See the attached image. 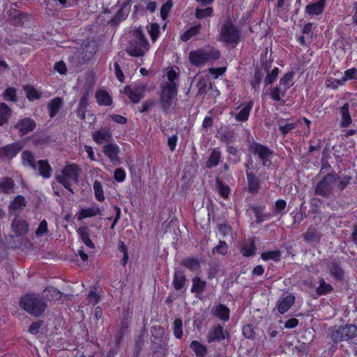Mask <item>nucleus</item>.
<instances>
[{
    "label": "nucleus",
    "mask_w": 357,
    "mask_h": 357,
    "mask_svg": "<svg viewBox=\"0 0 357 357\" xmlns=\"http://www.w3.org/2000/svg\"><path fill=\"white\" fill-rule=\"evenodd\" d=\"M20 306L30 314L39 317L44 313L47 303L43 296L36 294H27L20 300Z\"/></svg>",
    "instance_id": "f257e3e1"
},
{
    "label": "nucleus",
    "mask_w": 357,
    "mask_h": 357,
    "mask_svg": "<svg viewBox=\"0 0 357 357\" xmlns=\"http://www.w3.org/2000/svg\"><path fill=\"white\" fill-rule=\"evenodd\" d=\"M328 337L337 344L339 342L348 341L357 336V326L354 324H345L333 326L328 330Z\"/></svg>",
    "instance_id": "f03ea898"
},
{
    "label": "nucleus",
    "mask_w": 357,
    "mask_h": 357,
    "mask_svg": "<svg viewBox=\"0 0 357 357\" xmlns=\"http://www.w3.org/2000/svg\"><path fill=\"white\" fill-rule=\"evenodd\" d=\"M220 56V52L213 47H206L192 51L189 53L190 62L195 66H200L207 62L217 60Z\"/></svg>",
    "instance_id": "7ed1b4c3"
},
{
    "label": "nucleus",
    "mask_w": 357,
    "mask_h": 357,
    "mask_svg": "<svg viewBox=\"0 0 357 357\" xmlns=\"http://www.w3.org/2000/svg\"><path fill=\"white\" fill-rule=\"evenodd\" d=\"M149 49V44L140 31L133 33V38L130 40L126 48L127 53L132 56H143Z\"/></svg>",
    "instance_id": "20e7f679"
},
{
    "label": "nucleus",
    "mask_w": 357,
    "mask_h": 357,
    "mask_svg": "<svg viewBox=\"0 0 357 357\" xmlns=\"http://www.w3.org/2000/svg\"><path fill=\"white\" fill-rule=\"evenodd\" d=\"M176 86H174L172 83L165 84L160 96V103L164 112L168 113L169 109L176 105Z\"/></svg>",
    "instance_id": "39448f33"
},
{
    "label": "nucleus",
    "mask_w": 357,
    "mask_h": 357,
    "mask_svg": "<svg viewBox=\"0 0 357 357\" xmlns=\"http://www.w3.org/2000/svg\"><path fill=\"white\" fill-rule=\"evenodd\" d=\"M79 167L77 165H70L66 166L61 171V175H57L56 179L62 184L71 193H74L70 188L72 183L78 181Z\"/></svg>",
    "instance_id": "423d86ee"
},
{
    "label": "nucleus",
    "mask_w": 357,
    "mask_h": 357,
    "mask_svg": "<svg viewBox=\"0 0 357 357\" xmlns=\"http://www.w3.org/2000/svg\"><path fill=\"white\" fill-rule=\"evenodd\" d=\"M339 177L334 174H327L319 181L314 189V194L325 198H329L333 194V184Z\"/></svg>",
    "instance_id": "0eeeda50"
},
{
    "label": "nucleus",
    "mask_w": 357,
    "mask_h": 357,
    "mask_svg": "<svg viewBox=\"0 0 357 357\" xmlns=\"http://www.w3.org/2000/svg\"><path fill=\"white\" fill-rule=\"evenodd\" d=\"M220 36L222 40L236 45L240 39V31L228 20L221 27Z\"/></svg>",
    "instance_id": "6e6552de"
},
{
    "label": "nucleus",
    "mask_w": 357,
    "mask_h": 357,
    "mask_svg": "<svg viewBox=\"0 0 357 357\" xmlns=\"http://www.w3.org/2000/svg\"><path fill=\"white\" fill-rule=\"evenodd\" d=\"M146 86L142 83H136L133 85H126L123 93L126 94L133 103H138L144 98Z\"/></svg>",
    "instance_id": "1a4fd4ad"
},
{
    "label": "nucleus",
    "mask_w": 357,
    "mask_h": 357,
    "mask_svg": "<svg viewBox=\"0 0 357 357\" xmlns=\"http://www.w3.org/2000/svg\"><path fill=\"white\" fill-rule=\"evenodd\" d=\"M250 150L261 160L263 166H267L269 158L273 155V152L268 146L260 143L253 142L250 144Z\"/></svg>",
    "instance_id": "9d476101"
},
{
    "label": "nucleus",
    "mask_w": 357,
    "mask_h": 357,
    "mask_svg": "<svg viewBox=\"0 0 357 357\" xmlns=\"http://www.w3.org/2000/svg\"><path fill=\"white\" fill-rule=\"evenodd\" d=\"M229 335L227 330L224 329L220 324L213 326L207 334L208 343L213 342H221L225 338H229Z\"/></svg>",
    "instance_id": "9b49d317"
},
{
    "label": "nucleus",
    "mask_w": 357,
    "mask_h": 357,
    "mask_svg": "<svg viewBox=\"0 0 357 357\" xmlns=\"http://www.w3.org/2000/svg\"><path fill=\"white\" fill-rule=\"evenodd\" d=\"M21 142H14L0 147V160H11L22 149Z\"/></svg>",
    "instance_id": "f8f14e48"
},
{
    "label": "nucleus",
    "mask_w": 357,
    "mask_h": 357,
    "mask_svg": "<svg viewBox=\"0 0 357 357\" xmlns=\"http://www.w3.org/2000/svg\"><path fill=\"white\" fill-rule=\"evenodd\" d=\"M36 127V123L33 119L26 117L20 119L15 125L14 128L18 130L19 135L22 137L29 132L33 131Z\"/></svg>",
    "instance_id": "ddd939ff"
},
{
    "label": "nucleus",
    "mask_w": 357,
    "mask_h": 357,
    "mask_svg": "<svg viewBox=\"0 0 357 357\" xmlns=\"http://www.w3.org/2000/svg\"><path fill=\"white\" fill-rule=\"evenodd\" d=\"M102 151L114 165L121 164V160L119 157L120 150L117 144L109 143L102 147Z\"/></svg>",
    "instance_id": "4468645a"
},
{
    "label": "nucleus",
    "mask_w": 357,
    "mask_h": 357,
    "mask_svg": "<svg viewBox=\"0 0 357 357\" xmlns=\"http://www.w3.org/2000/svg\"><path fill=\"white\" fill-rule=\"evenodd\" d=\"M303 241L307 243L316 245L319 243L321 234L312 226H310L303 234Z\"/></svg>",
    "instance_id": "2eb2a0df"
},
{
    "label": "nucleus",
    "mask_w": 357,
    "mask_h": 357,
    "mask_svg": "<svg viewBox=\"0 0 357 357\" xmlns=\"http://www.w3.org/2000/svg\"><path fill=\"white\" fill-rule=\"evenodd\" d=\"M247 181H248V190L250 193L254 195L258 192L260 188V182L259 178L252 172L245 169Z\"/></svg>",
    "instance_id": "dca6fc26"
},
{
    "label": "nucleus",
    "mask_w": 357,
    "mask_h": 357,
    "mask_svg": "<svg viewBox=\"0 0 357 357\" xmlns=\"http://www.w3.org/2000/svg\"><path fill=\"white\" fill-rule=\"evenodd\" d=\"M93 139L99 144L104 142H109L112 140V133L109 129L101 128L93 133Z\"/></svg>",
    "instance_id": "f3484780"
},
{
    "label": "nucleus",
    "mask_w": 357,
    "mask_h": 357,
    "mask_svg": "<svg viewBox=\"0 0 357 357\" xmlns=\"http://www.w3.org/2000/svg\"><path fill=\"white\" fill-rule=\"evenodd\" d=\"M12 229L16 236L25 234L29 231V224L24 220L15 218L12 222Z\"/></svg>",
    "instance_id": "a211bd4d"
},
{
    "label": "nucleus",
    "mask_w": 357,
    "mask_h": 357,
    "mask_svg": "<svg viewBox=\"0 0 357 357\" xmlns=\"http://www.w3.org/2000/svg\"><path fill=\"white\" fill-rule=\"evenodd\" d=\"M186 278L184 271L181 269H175L173 280L174 288L177 290H182L185 284Z\"/></svg>",
    "instance_id": "6ab92c4d"
},
{
    "label": "nucleus",
    "mask_w": 357,
    "mask_h": 357,
    "mask_svg": "<svg viewBox=\"0 0 357 357\" xmlns=\"http://www.w3.org/2000/svg\"><path fill=\"white\" fill-rule=\"evenodd\" d=\"M295 302V296L292 294L287 295L284 298L280 299L277 304L280 313L284 314L294 305Z\"/></svg>",
    "instance_id": "aec40b11"
},
{
    "label": "nucleus",
    "mask_w": 357,
    "mask_h": 357,
    "mask_svg": "<svg viewBox=\"0 0 357 357\" xmlns=\"http://www.w3.org/2000/svg\"><path fill=\"white\" fill-rule=\"evenodd\" d=\"M88 105H89V93L87 91H85L79 100L78 108L77 109V111H76L77 116L82 120H84L85 119V114L86 112V108H87Z\"/></svg>",
    "instance_id": "412c9836"
},
{
    "label": "nucleus",
    "mask_w": 357,
    "mask_h": 357,
    "mask_svg": "<svg viewBox=\"0 0 357 357\" xmlns=\"http://www.w3.org/2000/svg\"><path fill=\"white\" fill-rule=\"evenodd\" d=\"M212 312L214 316L222 321H226L229 319V309L223 304H218L214 306Z\"/></svg>",
    "instance_id": "4be33fe9"
},
{
    "label": "nucleus",
    "mask_w": 357,
    "mask_h": 357,
    "mask_svg": "<svg viewBox=\"0 0 357 357\" xmlns=\"http://www.w3.org/2000/svg\"><path fill=\"white\" fill-rule=\"evenodd\" d=\"M15 182L10 177L5 176L0 178V192L10 194L13 192Z\"/></svg>",
    "instance_id": "5701e85b"
},
{
    "label": "nucleus",
    "mask_w": 357,
    "mask_h": 357,
    "mask_svg": "<svg viewBox=\"0 0 357 357\" xmlns=\"http://www.w3.org/2000/svg\"><path fill=\"white\" fill-rule=\"evenodd\" d=\"M331 275L336 280H340L343 279L344 271L341 267L340 263L332 261L328 265Z\"/></svg>",
    "instance_id": "b1692460"
},
{
    "label": "nucleus",
    "mask_w": 357,
    "mask_h": 357,
    "mask_svg": "<svg viewBox=\"0 0 357 357\" xmlns=\"http://www.w3.org/2000/svg\"><path fill=\"white\" fill-rule=\"evenodd\" d=\"M349 103H345L342 107H340V114L342 117V121L340 123L341 127L347 128L351 124L352 120L351 115L349 112Z\"/></svg>",
    "instance_id": "393cba45"
},
{
    "label": "nucleus",
    "mask_w": 357,
    "mask_h": 357,
    "mask_svg": "<svg viewBox=\"0 0 357 357\" xmlns=\"http://www.w3.org/2000/svg\"><path fill=\"white\" fill-rule=\"evenodd\" d=\"M77 233L79 235L80 238L82 239V242L89 248H94L95 245L90 239V233L89 229L87 227L83 226L80 227L77 229Z\"/></svg>",
    "instance_id": "a878e982"
},
{
    "label": "nucleus",
    "mask_w": 357,
    "mask_h": 357,
    "mask_svg": "<svg viewBox=\"0 0 357 357\" xmlns=\"http://www.w3.org/2000/svg\"><path fill=\"white\" fill-rule=\"evenodd\" d=\"M36 165L40 176L44 178H48L51 176L52 168L47 160H40Z\"/></svg>",
    "instance_id": "bb28decb"
},
{
    "label": "nucleus",
    "mask_w": 357,
    "mask_h": 357,
    "mask_svg": "<svg viewBox=\"0 0 357 357\" xmlns=\"http://www.w3.org/2000/svg\"><path fill=\"white\" fill-rule=\"evenodd\" d=\"M22 164L24 166L31 167L33 169H37V165L35 162V157L30 151L25 150L22 153Z\"/></svg>",
    "instance_id": "cd10ccee"
},
{
    "label": "nucleus",
    "mask_w": 357,
    "mask_h": 357,
    "mask_svg": "<svg viewBox=\"0 0 357 357\" xmlns=\"http://www.w3.org/2000/svg\"><path fill=\"white\" fill-rule=\"evenodd\" d=\"M12 111L7 104L0 102V126L8 123L11 116Z\"/></svg>",
    "instance_id": "c85d7f7f"
},
{
    "label": "nucleus",
    "mask_w": 357,
    "mask_h": 357,
    "mask_svg": "<svg viewBox=\"0 0 357 357\" xmlns=\"http://www.w3.org/2000/svg\"><path fill=\"white\" fill-rule=\"evenodd\" d=\"M26 205V202L24 197L17 195L9 205V211L12 212L20 211Z\"/></svg>",
    "instance_id": "c756f323"
},
{
    "label": "nucleus",
    "mask_w": 357,
    "mask_h": 357,
    "mask_svg": "<svg viewBox=\"0 0 357 357\" xmlns=\"http://www.w3.org/2000/svg\"><path fill=\"white\" fill-rule=\"evenodd\" d=\"M96 98L99 105L109 106L112 103L111 96L105 91H98L96 93Z\"/></svg>",
    "instance_id": "7c9ffc66"
},
{
    "label": "nucleus",
    "mask_w": 357,
    "mask_h": 357,
    "mask_svg": "<svg viewBox=\"0 0 357 357\" xmlns=\"http://www.w3.org/2000/svg\"><path fill=\"white\" fill-rule=\"evenodd\" d=\"M206 283V282L201 280L198 276L195 277L192 279V286L191 291L197 294H201L204 292Z\"/></svg>",
    "instance_id": "2f4dec72"
},
{
    "label": "nucleus",
    "mask_w": 357,
    "mask_h": 357,
    "mask_svg": "<svg viewBox=\"0 0 357 357\" xmlns=\"http://www.w3.org/2000/svg\"><path fill=\"white\" fill-rule=\"evenodd\" d=\"M325 5L323 2L317 1L314 3L308 4L306 6L305 11L310 15L321 14L324 8Z\"/></svg>",
    "instance_id": "473e14b6"
},
{
    "label": "nucleus",
    "mask_w": 357,
    "mask_h": 357,
    "mask_svg": "<svg viewBox=\"0 0 357 357\" xmlns=\"http://www.w3.org/2000/svg\"><path fill=\"white\" fill-rule=\"evenodd\" d=\"M252 104L251 102L247 104L241 110L235 115L237 121L245 122L248 119L250 112L252 109Z\"/></svg>",
    "instance_id": "72a5a7b5"
},
{
    "label": "nucleus",
    "mask_w": 357,
    "mask_h": 357,
    "mask_svg": "<svg viewBox=\"0 0 357 357\" xmlns=\"http://www.w3.org/2000/svg\"><path fill=\"white\" fill-rule=\"evenodd\" d=\"M241 253L243 256L251 257L255 255L256 247L253 241H249L245 242L242 245Z\"/></svg>",
    "instance_id": "f704fd0d"
},
{
    "label": "nucleus",
    "mask_w": 357,
    "mask_h": 357,
    "mask_svg": "<svg viewBox=\"0 0 357 357\" xmlns=\"http://www.w3.org/2000/svg\"><path fill=\"white\" fill-rule=\"evenodd\" d=\"M43 296L47 300H58L61 297V294L56 288L49 287L44 290Z\"/></svg>",
    "instance_id": "c9c22d12"
},
{
    "label": "nucleus",
    "mask_w": 357,
    "mask_h": 357,
    "mask_svg": "<svg viewBox=\"0 0 357 357\" xmlns=\"http://www.w3.org/2000/svg\"><path fill=\"white\" fill-rule=\"evenodd\" d=\"M101 214V211L98 206H93L91 208H83L81 210L79 215V220L83 218L93 217Z\"/></svg>",
    "instance_id": "e433bc0d"
},
{
    "label": "nucleus",
    "mask_w": 357,
    "mask_h": 357,
    "mask_svg": "<svg viewBox=\"0 0 357 357\" xmlns=\"http://www.w3.org/2000/svg\"><path fill=\"white\" fill-rule=\"evenodd\" d=\"M62 105V99L59 97L54 98L48 105L50 116L54 117L61 108Z\"/></svg>",
    "instance_id": "4c0bfd02"
},
{
    "label": "nucleus",
    "mask_w": 357,
    "mask_h": 357,
    "mask_svg": "<svg viewBox=\"0 0 357 357\" xmlns=\"http://www.w3.org/2000/svg\"><path fill=\"white\" fill-rule=\"evenodd\" d=\"M319 285L316 289V292L319 296L325 295L332 291L333 287L325 282L324 278H319Z\"/></svg>",
    "instance_id": "58836bf2"
},
{
    "label": "nucleus",
    "mask_w": 357,
    "mask_h": 357,
    "mask_svg": "<svg viewBox=\"0 0 357 357\" xmlns=\"http://www.w3.org/2000/svg\"><path fill=\"white\" fill-rule=\"evenodd\" d=\"M215 188L220 195L223 198H227L230 189L227 185H226L225 183H223L221 180L219 178H217L215 181Z\"/></svg>",
    "instance_id": "ea45409f"
},
{
    "label": "nucleus",
    "mask_w": 357,
    "mask_h": 357,
    "mask_svg": "<svg viewBox=\"0 0 357 357\" xmlns=\"http://www.w3.org/2000/svg\"><path fill=\"white\" fill-rule=\"evenodd\" d=\"M294 73L293 72H289L284 75L280 79V85L282 86L287 91L293 86V77Z\"/></svg>",
    "instance_id": "a19ab883"
},
{
    "label": "nucleus",
    "mask_w": 357,
    "mask_h": 357,
    "mask_svg": "<svg viewBox=\"0 0 357 357\" xmlns=\"http://www.w3.org/2000/svg\"><path fill=\"white\" fill-rule=\"evenodd\" d=\"M201 28L200 24L191 26L181 36V40L184 42L188 41L190 38L198 34L200 32Z\"/></svg>",
    "instance_id": "79ce46f5"
},
{
    "label": "nucleus",
    "mask_w": 357,
    "mask_h": 357,
    "mask_svg": "<svg viewBox=\"0 0 357 357\" xmlns=\"http://www.w3.org/2000/svg\"><path fill=\"white\" fill-rule=\"evenodd\" d=\"M190 347L197 356L204 357L206 353V347L198 341H192Z\"/></svg>",
    "instance_id": "37998d69"
},
{
    "label": "nucleus",
    "mask_w": 357,
    "mask_h": 357,
    "mask_svg": "<svg viewBox=\"0 0 357 357\" xmlns=\"http://www.w3.org/2000/svg\"><path fill=\"white\" fill-rule=\"evenodd\" d=\"M182 265L192 271L197 270L199 266V261L195 258H187L182 261Z\"/></svg>",
    "instance_id": "c03bdc74"
},
{
    "label": "nucleus",
    "mask_w": 357,
    "mask_h": 357,
    "mask_svg": "<svg viewBox=\"0 0 357 357\" xmlns=\"http://www.w3.org/2000/svg\"><path fill=\"white\" fill-rule=\"evenodd\" d=\"M220 152L214 149L206 162L207 167L211 168L217 166L220 162Z\"/></svg>",
    "instance_id": "a18cd8bd"
},
{
    "label": "nucleus",
    "mask_w": 357,
    "mask_h": 357,
    "mask_svg": "<svg viewBox=\"0 0 357 357\" xmlns=\"http://www.w3.org/2000/svg\"><path fill=\"white\" fill-rule=\"evenodd\" d=\"M281 257V252L279 250L269 251L262 252L261 257L263 260L268 261L272 259L275 261H278Z\"/></svg>",
    "instance_id": "49530a36"
},
{
    "label": "nucleus",
    "mask_w": 357,
    "mask_h": 357,
    "mask_svg": "<svg viewBox=\"0 0 357 357\" xmlns=\"http://www.w3.org/2000/svg\"><path fill=\"white\" fill-rule=\"evenodd\" d=\"M213 10L212 7H207L206 8H196L195 10V17L197 19H203L207 17H211L213 15Z\"/></svg>",
    "instance_id": "de8ad7c7"
},
{
    "label": "nucleus",
    "mask_w": 357,
    "mask_h": 357,
    "mask_svg": "<svg viewBox=\"0 0 357 357\" xmlns=\"http://www.w3.org/2000/svg\"><path fill=\"white\" fill-rule=\"evenodd\" d=\"M24 90L26 92V95L27 98L33 101L35 100H38L40 98V96L38 94L36 89H35L33 86L25 85L24 86Z\"/></svg>",
    "instance_id": "09e8293b"
},
{
    "label": "nucleus",
    "mask_w": 357,
    "mask_h": 357,
    "mask_svg": "<svg viewBox=\"0 0 357 357\" xmlns=\"http://www.w3.org/2000/svg\"><path fill=\"white\" fill-rule=\"evenodd\" d=\"M287 90L282 86H277L271 89V97L272 99L280 101L281 100V96H284Z\"/></svg>",
    "instance_id": "8fccbe9b"
},
{
    "label": "nucleus",
    "mask_w": 357,
    "mask_h": 357,
    "mask_svg": "<svg viewBox=\"0 0 357 357\" xmlns=\"http://www.w3.org/2000/svg\"><path fill=\"white\" fill-rule=\"evenodd\" d=\"M173 332L174 336L181 339L183 335V321L181 319H176L173 324Z\"/></svg>",
    "instance_id": "3c124183"
},
{
    "label": "nucleus",
    "mask_w": 357,
    "mask_h": 357,
    "mask_svg": "<svg viewBox=\"0 0 357 357\" xmlns=\"http://www.w3.org/2000/svg\"><path fill=\"white\" fill-rule=\"evenodd\" d=\"M93 190L96 198L99 202H102L105 199L104 193L101 183L98 181H95L93 183Z\"/></svg>",
    "instance_id": "603ef678"
},
{
    "label": "nucleus",
    "mask_w": 357,
    "mask_h": 357,
    "mask_svg": "<svg viewBox=\"0 0 357 357\" xmlns=\"http://www.w3.org/2000/svg\"><path fill=\"white\" fill-rule=\"evenodd\" d=\"M304 217H305V215L302 212L301 209H296L293 212L294 222L292 224V227L294 228H297L298 227V225L304 219Z\"/></svg>",
    "instance_id": "864d4df0"
},
{
    "label": "nucleus",
    "mask_w": 357,
    "mask_h": 357,
    "mask_svg": "<svg viewBox=\"0 0 357 357\" xmlns=\"http://www.w3.org/2000/svg\"><path fill=\"white\" fill-rule=\"evenodd\" d=\"M279 71L278 68H274L271 73H268L264 79L265 84L269 85L273 84L279 74Z\"/></svg>",
    "instance_id": "5fc2aeb1"
},
{
    "label": "nucleus",
    "mask_w": 357,
    "mask_h": 357,
    "mask_svg": "<svg viewBox=\"0 0 357 357\" xmlns=\"http://www.w3.org/2000/svg\"><path fill=\"white\" fill-rule=\"evenodd\" d=\"M3 96L7 100H11L13 102L17 101L16 90L13 87L6 89L3 93Z\"/></svg>",
    "instance_id": "6e6d98bb"
},
{
    "label": "nucleus",
    "mask_w": 357,
    "mask_h": 357,
    "mask_svg": "<svg viewBox=\"0 0 357 357\" xmlns=\"http://www.w3.org/2000/svg\"><path fill=\"white\" fill-rule=\"evenodd\" d=\"M119 250L123 254V259H121V264L123 266H126L128 260V253L127 251V248L125 243L123 241L119 242Z\"/></svg>",
    "instance_id": "4d7b16f0"
},
{
    "label": "nucleus",
    "mask_w": 357,
    "mask_h": 357,
    "mask_svg": "<svg viewBox=\"0 0 357 357\" xmlns=\"http://www.w3.org/2000/svg\"><path fill=\"white\" fill-rule=\"evenodd\" d=\"M287 206L286 201L284 199H279L275 202L273 212L275 215L282 214L283 211L285 209Z\"/></svg>",
    "instance_id": "13d9d810"
},
{
    "label": "nucleus",
    "mask_w": 357,
    "mask_h": 357,
    "mask_svg": "<svg viewBox=\"0 0 357 357\" xmlns=\"http://www.w3.org/2000/svg\"><path fill=\"white\" fill-rule=\"evenodd\" d=\"M242 333L244 337L247 339H254L255 338V332L253 329V326L251 324L245 325L243 327Z\"/></svg>",
    "instance_id": "bf43d9fd"
},
{
    "label": "nucleus",
    "mask_w": 357,
    "mask_h": 357,
    "mask_svg": "<svg viewBox=\"0 0 357 357\" xmlns=\"http://www.w3.org/2000/svg\"><path fill=\"white\" fill-rule=\"evenodd\" d=\"M228 250V247L227 243L223 241H220L219 245L213 248V253L217 252L220 255H225L227 254Z\"/></svg>",
    "instance_id": "052dcab7"
},
{
    "label": "nucleus",
    "mask_w": 357,
    "mask_h": 357,
    "mask_svg": "<svg viewBox=\"0 0 357 357\" xmlns=\"http://www.w3.org/2000/svg\"><path fill=\"white\" fill-rule=\"evenodd\" d=\"M351 180V176L349 175L344 176L337 184V188L340 191L344 190Z\"/></svg>",
    "instance_id": "680f3d73"
},
{
    "label": "nucleus",
    "mask_w": 357,
    "mask_h": 357,
    "mask_svg": "<svg viewBox=\"0 0 357 357\" xmlns=\"http://www.w3.org/2000/svg\"><path fill=\"white\" fill-rule=\"evenodd\" d=\"M172 5L173 3L172 1H167L160 8V15L163 20L166 19L168 13L172 7Z\"/></svg>",
    "instance_id": "e2e57ef3"
},
{
    "label": "nucleus",
    "mask_w": 357,
    "mask_h": 357,
    "mask_svg": "<svg viewBox=\"0 0 357 357\" xmlns=\"http://www.w3.org/2000/svg\"><path fill=\"white\" fill-rule=\"evenodd\" d=\"M197 86L198 88L197 95L202 96L206 93L208 86L206 82L204 79L200 78L199 79Z\"/></svg>",
    "instance_id": "0e129e2a"
},
{
    "label": "nucleus",
    "mask_w": 357,
    "mask_h": 357,
    "mask_svg": "<svg viewBox=\"0 0 357 357\" xmlns=\"http://www.w3.org/2000/svg\"><path fill=\"white\" fill-rule=\"evenodd\" d=\"M357 79V69L355 68H352L347 70L344 72V76L342 79L344 81H347L348 79Z\"/></svg>",
    "instance_id": "69168bd1"
},
{
    "label": "nucleus",
    "mask_w": 357,
    "mask_h": 357,
    "mask_svg": "<svg viewBox=\"0 0 357 357\" xmlns=\"http://www.w3.org/2000/svg\"><path fill=\"white\" fill-rule=\"evenodd\" d=\"M48 231L47 223L45 220H43L39 224L38 229L36 231L37 236H42Z\"/></svg>",
    "instance_id": "338daca9"
},
{
    "label": "nucleus",
    "mask_w": 357,
    "mask_h": 357,
    "mask_svg": "<svg viewBox=\"0 0 357 357\" xmlns=\"http://www.w3.org/2000/svg\"><path fill=\"white\" fill-rule=\"evenodd\" d=\"M159 25L156 23L152 24L149 31L151 40L155 42L159 34Z\"/></svg>",
    "instance_id": "774afa93"
}]
</instances>
